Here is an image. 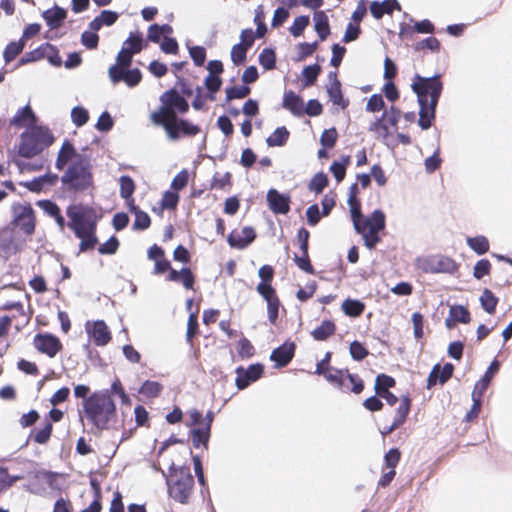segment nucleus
Masks as SVG:
<instances>
[{"label": "nucleus", "instance_id": "obj_1", "mask_svg": "<svg viewBox=\"0 0 512 512\" xmlns=\"http://www.w3.org/2000/svg\"><path fill=\"white\" fill-rule=\"evenodd\" d=\"M66 215L68 228L80 239L77 255L94 250L99 242L96 230L101 219L95 208L83 203L70 204L66 207Z\"/></svg>", "mask_w": 512, "mask_h": 512}, {"label": "nucleus", "instance_id": "obj_2", "mask_svg": "<svg viewBox=\"0 0 512 512\" xmlns=\"http://www.w3.org/2000/svg\"><path fill=\"white\" fill-rule=\"evenodd\" d=\"M82 404L86 418L97 429V432H94L97 436L101 431L108 429L109 422L117 416L116 403L109 389L94 391Z\"/></svg>", "mask_w": 512, "mask_h": 512}, {"label": "nucleus", "instance_id": "obj_3", "mask_svg": "<svg viewBox=\"0 0 512 512\" xmlns=\"http://www.w3.org/2000/svg\"><path fill=\"white\" fill-rule=\"evenodd\" d=\"M55 141L51 130L44 125L32 126L20 135L18 155L23 158H33Z\"/></svg>", "mask_w": 512, "mask_h": 512}, {"label": "nucleus", "instance_id": "obj_4", "mask_svg": "<svg viewBox=\"0 0 512 512\" xmlns=\"http://www.w3.org/2000/svg\"><path fill=\"white\" fill-rule=\"evenodd\" d=\"M178 471L179 476L176 479L166 477L167 492L170 498L181 504H187L195 484L194 477L188 466H179Z\"/></svg>", "mask_w": 512, "mask_h": 512}, {"label": "nucleus", "instance_id": "obj_5", "mask_svg": "<svg viewBox=\"0 0 512 512\" xmlns=\"http://www.w3.org/2000/svg\"><path fill=\"white\" fill-rule=\"evenodd\" d=\"M60 181L63 189L72 193H82L94 187L93 172L80 170L74 166L66 168L64 174L60 177Z\"/></svg>", "mask_w": 512, "mask_h": 512}, {"label": "nucleus", "instance_id": "obj_6", "mask_svg": "<svg viewBox=\"0 0 512 512\" xmlns=\"http://www.w3.org/2000/svg\"><path fill=\"white\" fill-rule=\"evenodd\" d=\"M418 268L424 273L430 274H454L459 269V264L446 255H429L417 259Z\"/></svg>", "mask_w": 512, "mask_h": 512}, {"label": "nucleus", "instance_id": "obj_7", "mask_svg": "<svg viewBox=\"0 0 512 512\" xmlns=\"http://www.w3.org/2000/svg\"><path fill=\"white\" fill-rule=\"evenodd\" d=\"M441 73H435L432 76H422L419 73H415L412 78L410 85L412 92L417 96L421 102L423 97L429 96L433 93H442L444 89V83L441 79Z\"/></svg>", "mask_w": 512, "mask_h": 512}, {"label": "nucleus", "instance_id": "obj_8", "mask_svg": "<svg viewBox=\"0 0 512 512\" xmlns=\"http://www.w3.org/2000/svg\"><path fill=\"white\" fill-rule=\"evenodd\" d=\"M13 219L12 224L26 235H32L35 232L36 217L35 211L30 203L12 205Z\"/></svg>", "mask_w": 512, "mask_h": 512}, {"label": "nucleus", "instance_id": "obj_9", "mask_svg": "<svg viewBox=\"0 0 512 512\" xmlns=\"http://www.w3.org/2000/svg\"><path fill=\"white\" fill-rule=\"evenodd\" d=\"M201 131L198 124H194L187 118L174 117L165 125V133L169 140L178 141L183 137L196 136Z\"/></svg>", "mask_w": 512, "mask_h": 512}, {"label": "nucleus", "instance_id": "obj_10", "mask_svg": "<svg viewBox=\"0 0 512 512\" xmlns=\"http://www.w3.org/2000/svg\"><path fill=\"white\" fill-rule=\"evenodd\" d=\"M441 95L442 93H433L428 97H423L422 102L417 99V103L419 105V118L417 123L422 130H428L433 126Z\"/></svg>", "mask_w": 512, "mask_h": 512}, {"label": "nucleus", "instance_id": "obj_11", "mask_svg": "<svg viewBox=\"0 0 512 512\" xmlns=\"http://www.w3.org/2000/svg\"><path fill=\"white\" fill-rule=\"evenodd\" d=\"M265 371L264 364L260 362L252 363L247 368L238 366L235 369L236 379L235 386L238 390H244L248 388L252 383L259 380Z\"/></svg>", "mask_w": 512, "mask_h": 512}, {"label": "nucleus", "instance_id": "obj_12", "mask_svg": "<svg viewBox=\"0 0 512 512\" xmlns=\"http://www.w3.org/2000/svg\"><path fill=\"white\" fill-rule=\"evenodd\" d=\"M33 344L38 352L50 358H54L63 349L59 337L50 332L37 333L34 336Z\"/></svg>", "mask_w": 512, "mask_h": 512}, {"label": "nucleus", "instance_id": "obj_13", "mask_svg": "<svg viewBox=\"0 0 512 512\" xmlns=\"http://www.w3.org/2000/svg\"><path fill=\"white\" fill-rule=\"evenodd\" d=\"M85 330L89 341H92L95 346H106L112 339L111 331L106 322L102 319L86 321Z\"/></svg>", "mask_w": 512, "mask_h": 512}, {"label": "nucleus", "instance_id": "obj_14", "mask_svg": "<svg viewBox=\"0 0 512 512\" xmlns=\"http://www.w3.org/2000/svg\"><path fill=\"white\" fill-rule=\"evenodd\" d=\"M296 344L287 339L281 345L274 348L269 356L270 361L274 363V368L281 369L288 366L295 357Z\"/></svg>", "mask_w": 512, "mask_h": 512}, {"label": "nucleus", "instance_id": "obj_15", "mask_svg": "<svg viewBox=\"0 0 512 512\" xmlns=\"http://www.w3.org/2000/svg\"><path fill=\"white\" fill-rule=\"evenodd\" d=\"M412 399L409 394L400 396V404L396 409V416L389 426H385L380 430L381 434L385 437L391 434L394 430L401 427L407 420L411 410Z\"/></svg>", "mask_w": 512, "mask_h": 512}, {"label": "nucleus", "instance_id": "obj_16", "mask_svg": "<svg viewBox=\"0 0 512 512\" xmlns=\"http://www.w3.org/2000/svg\"><path fill=\"white\" fill-rule=\"evenodd\" d=\"M268 208L276 215H286L290 211L291 197L288 193H281L270 188L266 195Z\"/></svg>", "mask_w": 512, "mask_h": 512}, {"label": "nucleus", "instance_id": "obj_17", "mask_svg": "<svg viewBox=\"0 0 512 512\" xmlns=\"http://www.w3.org/2000/svg\"><path fill=\"white\" fill-rule=\"evenodd\" d=\"M454 370L455 366L451 362H446L442 366L439 363L435 364L427 377L426 388L432 389L437 384L444 385L453 377Z\"/></svg>", "mask_w": 512, "mask_h": 512}, {"label": "nucleus", "instance_id": "obj_18", "mask_svg": "<svg viewBox=\"0 0 512 512\" xmlns=\"http://www.w3.org/2000/svg\"><path fill=\"white\" fill-rule=\"evenodd\" d=\"M59 176L56 173L46 172L42 175L36 176L31 180L19 182L20 186L25 187L32 193H41L44 187H53L57 184Z\"/></svg>", "mask_w": 512, "mask_h": 512}, {"label": "nucleus", "instance_id": "obj_19", "mask_svg": "<svg viewBox=\"0 0 512 512\" xmlns=\"http://www.w3.org/2000/svg\"><path fill=\"white\" fill-rule=\"evenodd\" d=\"M166 279L170 282L181 283L186 290H193L196 282V276L188 266H183L180 270L171 266Z\"/></svg>", "mask_w": 512, "mask_h": 512}, {"label": "nucleus", "instance_id": "obj_20", "mask_svg": "<svg viewBox=\"0 0 512 512\" xmlns=\"http://www.w3.org/2000/svg\"><path fill=\"white\" fill-rule=\"evenodd\" d=\"M67 15L68 11L57 4L42 12V18L51 30H57L62 27L67 19Z\"/></svg>", "mask_w": 512, "mask_h": 512}, {"label": "nucleus", "instance_id": "obj_21", "mask_svg": "<svg viewBox=\"0 0 512 512\" xmlns=\"http://www.w3.org/2000/svg\"><path fill=\"white\" fill-rule=\"evenodd\" d=\"M501 367V362L494 358L485 373L481 376V378L475 383L474 389L472 391L473 394L483 397L486 392L490 382L495 377V375L499 372Z\"/></svg>", "mask_w": 512, "mask_h": 512}, {"label": "nucleus", "instance_id": "obj_22", "mask_svg": "<svg viewBox=\"0 0 512 512\" xmlns=\"http://www.w3.org/2000/svg\"><path fill=\"white\" fill-rule=\"evenodd\" d=\"M282 107L288 110L293 116L302 117V110L304 106L303 98L293 90H286L282 98Z\"/></svg>", "mask_w": 512, "mask_h": 512}, {"label": "nucleus", "instance_id": "obj_23", "mask_svg": "<svg viewBox=\"0 0 512 512\" xmlns=\"http://www.w3.org/2000/svg\"><path fill=\"white\" fill-rule=\"evenodd\" d=\"M314 30L318 35L319 41H325L331 34L329 18L325 11L316 10L313 13Z\"/></svg>", "mask_w": 512, "mask_h": 512}, {"label": "nucleus", "instance_id": "obj_24", "mask_svg": "<svg viewBox=\"0 0 512 512\" xmlns=\"http://www.w3.org/2000/svg\"><path fill=\"white\" fill-rule=\"evenodd\" d=\"M147 47V42L143 38V33L140 30H135L129 33L128 38L123 42V51L132 54H139Z\"/></svg>", "mask_w": 512, "mask_h": 512}, {"label": "nucleus", "instance_id": "obj_25", "mask_svg": "<svg viewBox=\"0 0 512 512\" xmlns=\"http://www.w3.org/2000/svg\"><path fill=\"white\" fill-rule=\"evenodd\" d=\"M189 437L194 448L208 449L211 431L207 427H193L189 430Z\"/></svg>", "mask_w": 512, "mask_h": 512}, {"label": "nucleus", "instance_id": "obj_26", "mask_svg": "<svg viewBox=\"0 0 512 512\" xmlns=\"http://www.w3.org/2000/svg\"><path fill=\"white\" fill-rule=\"evenodd\" d=\"M366 308V304L360 299L347 297L341 304V310L350 318L360 317Z\"/></svg>", "mask_w": 512, "mask_h": 512}, {"label": "nucleus", "instance_id": "obj_27", "mask_svg": "<svg viewBox=\"0 0 512 512\" xmlns=\"http://www.w3.org/2000/svg\"><path fill=\"white\" fill-rule=\"evenodd\" d=\"M336 329V324L332 320L324 319L311 331V336L315 341H326L336 333Z\"/></svg>", "mask_w": 512, "mask_h": 512}, {"label": "nucleus", "instance_id": "obj_28", "mask_svg": "<svg viewBox=\"0 0 512 512\" xmlns=\"http://www.w3.org/2000/svg\"><path fill=\"white\" fill-rule=\"evenodd\" d=\"M326 92L329 97V101H331L334 105L339 106L342 110L349 106L350 100L344 97L342 91V83L330 84V86L326 87Z\"/></svg>", "mask_w": 512, "mask_h": 512}, {"label": "nucleus", "instance_id": "obj_29", "mask_svg": "<svg viewBox=\"0 0 512 512\" xmlns=\"http://www.w3.org/2000/svg\"><path fill=\"white\" fill-rule=\"evenodd\" d=\"M13 245V231L6 226L0 229V256L7 261L11 256V248Z\"/></svg>", "mask_w": 512, "mask_h": 512}, {"label": "nucleus", "instance_id": "obj_30", "mask_svg": "<svg viewBox=\"0 0 512 512\" xmlns=\"http://www.w3.org/2000/svg\"><path fill=\"white\" fill-rule=\"evenodd\" d=\"M322 72V67L319 63H313L310 65L304 66L301 72V86L302 88H307L311 85H313L316 81L318 76Z\"/></svg>", "mask_w": 512, "mask_h": 512}, {"label": "nucleus", "instance_id": "obj_31", "mask_svg": "<svg viewBox=\"0 0 512 512\" xmlns=\"http://www.w3.org/2000/svg\"><path fill=\"white\" fill-rule=\"evenodd\" d=\"M289 137L290 131L287 127L279 126L266 138V144L268 147H283L288 142Z\"/></svg>", "mask_w": 512, "mask_h": 512}, {"label": "nucleus", "instance_id": "obj_32", "mask_svg": "<svg viewBox=\"0 0 512 512\" xmlns=\"http://www.w3.org/2000/svg\"><path fill=\"white\" fill-rule=\"evenodd\" d=\"M35 119L36 115L33 109L31 108L30 104H26L17 110L15 115L11 118L10 124L15 127L22 128L29 120Z\"/></svg>", "mask_w": 512, "mask_h": 512}, {"label": "nucleus", "instance_id": "obj_33", "mask_svg": "<svg viewBox=\"0 0 512 512\" xmlns=\"http://www.w3.org/2000/svg\"><path fill=\"white\" fill-rule=\"evenodd\" d=\"M481 308L489 315H494L496 312L499 298L488 288H484L479 297Z\"/></svg>", "mask_w": 512, "mask_h": 512}, {"label": "nucleus", "instance_id": "obj_34", "mask_svg": "<svg viewBox=\"0 0 512 512\" xmlns=\"http://www.w3.org/2000/svg\"><path fill=\"white\" fill-rule=\"evenodd\" d=\"M251 92V88L249 85L243 83L242 85H233L228 86L225 88V100L224 103H222V106L224 107L226 103L230 102L234 99H243L246 96H248Z\"/></svg>", "mask_w": 512, "mask_h": 512}, {"label": "nucleus", "instance_id": "obj_35", "mask_svg": "<svg viewBox=\"0 0 512 512\" xmlns=\"http://www.w3.org/2000/svg\"><path fill=\"white\" fill-rule=\"evenodd\" d=\"M347 368L345 369H339V368H333L332 371H325L323 376L327 382H329L332 385H335L339 390L346 391L345 390V375H346Z\"/></svg>", "mask_w": 512, "mask_h": 512}, {"label": "nucleus", "instance_id": "obj_36", "mask_svg": "<svg viewBox=\"0 0 512 512\" xmlns=\"http://www.w3.org/2000/svg\"><path fill=\"white\" fill-rule=\"evenodd\" d=\"M258 61L265 71L275 69L277 64L275 48L265 47L259 54Z\"/></svg>", "mask_w": 512, "mask_h": 512}, {"label": "nucleus", "instance_id": "obj_37", "mask_svg": "<svg viewBox=\"0 0 512 512\" xmlns=\"http://www.w3.org/2000/svg\"><path fill=\"white\" fill-rule=\"evenodd\" d=\"M466 244L477 255H484L489 251V240L484 235L467 237Z\"/></svg>", "mask_w": 512, "mask_h": 512}, {"label": "nucleus", "instance_id": "obj_38", "mask_svg": "<svg viewBox=\"0 0 512 512\" xmlns=\"http://www.w3.org/2000/svg\"><path fill=\"white\" fill-rule=\"evenodd\" d=\"M223 84L222 78L217 75V77H213L211 75H206L203 81V85L206 88V97L210 101L216 100V94L221 89Z\"/></svg>", "mask_w": 512, "mask_h": 512}, {"label": "nucleus", "instance_id": "obj_39", "mask_svg": "<svg viewBox=\"0 0 512 512\" xmlns=\"http://www.w3.org/2000/svg\"><path fill=\"white\" fill-rule=\"evenodd\" d=\"M42 47L44 51V58L47 59L51 66L61 67L63 65L62 57L56 45H53L50 42H45L42 43Z\"/></svg>", "mask_w": 512, "mask_h": 512}, {"label": "nucleus", "instance_id": "obj_40", "mask_svg": "<svg viewBox=\"0 0 512 512\" xmlns=\"http://www.w3.org/2000/svg\"><path fill=\"white\" fill-rule=\"evenodd\" d=\"M63 474L55 471L40 469L33 472V478L36 480L44 479L51 489L60 490V486L57 483V479Z\"/></svg>", "mask_w": 512, "mask_h": 512}, {"label": "nucleus", "instance_id": "obj_41", "mask_svg": "<svg viewBox=\"0 0 512 512\" xmlns=\"http://www.w3.org/2000/svg\"><path fill=\"white\" fill-rule=\"evenodd\" d=\"M449 315L458 324H468L471 322V313L469 309L461 304H454L450 306Z\"/></svg>", "mask_w": 512, "mask_h": 512}, {"label": "nucleus", "instance_id": "obj_42", "mask_svg": "<svg viewBox=\"0 0 512 512\" xmlns=\"http://www.w3.org/2000/svg\"><path fill=\"white\" fill-rule=\"evenodd\" d=\"M163 391V385L154 380H145L140 388L138 389V393L144 395L148 398H156Z\"/></svg>", "mask_w": 512, "mask_h": 512}, {"label": "nucleus", "instance_id": "obj_43", "mask_svg": "<svg viewBox=\"0 0 512 512\" xmlns=\"http://www.w3.org/2000/svg\"><path fill=\"white\" fill-rule=\"evenodd\" d=\"M396 386V380L394 377L380 373L375 378L374 390L376 394H380L386 391H390L391 388Z\"/></svg>", "mask_w": 512, "mask_h": 512}, {"label": "nucleus", "instance_id": "obj_44", "mask_svg": "<svg viewBox=\"0 0 512 512\" xmlns=\"http://www.w3.org/2000/svg\"><path fill=\"white\" fill-rule=\"evenodd\" d=\"M329 178L323 171L317 172L309 181L308 189L316 194H321L328 186Z\"/></svg>", "mask_w": 512, "mask_h": 512}, {"label": "nucleus", "instance_id": "obj_45", "mask_svg": "<svg viewBox=\"0 0 512 512\" xmlns=\"http://www.w3.org/2000/svg\"><path fill=\"white\" fill-rule=\"evenodd\" d=\"M119 194L122 199H129L131 196H133L136 184L133 178L129 175H121L119 177Z\"/></svg>", "mask_w": 512, "mask_h": 512}, {"label": "nucleus", "instance_id": "obj_46", "mask_svg": "<svg viewBox=\"0 0 512 512\" xmlns=\"http://www.w3.org/2000/svg\"><path fill=\"white\" fill-rule=\"evenodd\" d=\"M71 155H74L73 161L68 166H74L77 169L92 171V166L89 156L79 153L74 145H70Z\"/></svg>", "mask_w": 512, "mask_h": 512}, {"label": "nucleus", "instance_id": "obj_47", "mask_svg": "<svg viewBox=\"0 0 512 512\" xmlns=\"http://www.w3.org/2000/svg\"><path fill=\"white\" fill-rule=\"evenodd\" d=\"M369 229L384 231L386 229V215L380 208L375 209L369 216Z\"/></svg>", "mask_w": 512, "mask_h": 512}, {"label": "nucleus", "instance_id": "obj_48", "mask_svg": "<svg viewBox=\"0 0 512 512\" xmlns=\"http://www.w3.org/2000/svg\"><path fill=\"white\" fill-rule=\"evenodd\" d=\"M71 121L76 127H83L89 121V111L82 105L74 106L71 110Z\"/></svg>", "mask_w": 512, "mask_h": 512}, {"label": "nucleus", "instance_id": "obj_49", "mask_svg": "<svg viewBox=\"0 0 512 512\" xmlns=\"http://www.w3.org/2000/svg\"><path fill=\"white\" fill-rule=\"evenodd\" d=\"M293 261L301 271L311 275H314L316 273L311 263L309 252H301V255L294 253Z\"/></svg>", "mask_w": 512, "mask_h": 512}, {"label": "nucleus", "instance_id": "obj_50", "mask_svg": "<svg viewBox=\"0 0 512 512\" xmlns=\"http://www.w3.org/2000/svg\"><path fill=\"white\" fill-rule=\"evenodd\" d=\"M114 125V118L107 110H104L98 117V120L95 123L94 127L97 131L101 133H108L113 129Z\"/></svg>", "mask_w": 512, "mask_h": 512}, {"label": "nucleus", "instance_id": "obj_51", "mask_svg": "<svg viewBox=\"0 0 512 512\" xmlns=\"http://www.w3.org/2000/svg\"><path fill=\"white\" fill-rule=\"evenodd\" d=\"M414 51L418 52L423 49L430 50L432 53H438L441 49L440 41L434 36H428L413 46Z\"/></svg>", "mask_w": 512, "mask_h": 512}, {"label": "nucleus", "instance_id": "obj_52", "mask_svg": "<svg viewBox=\"0 0 512 512\" xmlns=\"http://www.w3.org/2000/svg\"><path fill=\"white\" fill-rule=\"evenodd\" d=\"M338 137V131L334 126L324 129L319 139L320 145L324 148L333 149L337 143Z\"/></svg>", "mask_w": 512, "mask_h": 512}, {"label": "nucleus", "instance_id": "obj_53", "mask_svg": "<svg viewBox=\"0 0 512 512\" xmlns=\"http://www.w3.org/2000/svg\"><path fill=\"white\" fill-rule=\"evenodd\" d=\"M120 247V241L116 235H111L104 243L97 248L100 255H114Z\"/></svg>", "mask_w": 512, "mask_h": 512}, {"label": "nucleus", "instance_id": "obj_54", "mask_svg": "<svg viewBox=\"0 0 512 512\" xmlns=\"http://www.w3.org/2000/svg\"><path fill=\"white\" fill-rule=\"evenodd\" d=\"M310 24L309 15H299L295 17L292 25L289 27V32L293 37H299L304 33V30Z\"/></svg>", "mask_w": 512, "mask_h": 512}, {"label": "nucleus", "instance_id": "obj_55", "mask_svg": "<svg viewBox=\"0 0 512 512\" xmlns=\"http://www.w3.org/2000/svg\"><path fill=\"white\" fill-rule=\"evenodd\" d=\"M180 195L172 189L166 190L161 199V208L167 210H175L179 204Z\"/></svg>", "mask_w": 512, "mask_h": 512}, {"label": "nucleus", "instance_id": "obj_56", "mask_svg": "<svg viewBox=\"0 0 512 512\" xmlns=\"http://www.w3.org/2000/svg\"><path fill=\"white\" fill-rule=\"evenodd\" d=\"M187 48L194 65L197 67L203 66L207 56L206 48L201 45H188Z\"/></svg>", "mask_w": 512, "mask_h": 512}, {"label": "nucleus", "instance_id": "obj_57", "mask_svg": "<svg viewBox=\"0 0 512 512\" xmlns=\"http://www.w3.org/2000/svg\"><path fill=\"white\" fill-rule=\"evenodd\" d=\"M349 353L354 361L360 362L369 355V350L364 343L354 340L350 343Z\"/></svg>", "mask_w": 512, "mask_h": 512}, {"label": "nucleus", "instance_id": "obj_58", "mask_svg": "<svg viewBox=\"0 0 512 512\" xmlns=\"http://www.w3.org/2000/svg\"><path fill=\"white\" fill-rule=\"evenodd\" d=\"M247 49L241 43L234 44L231 48L230 57L235 66H242L247 61Z\"/></svg>", "mask_w": 512, "mask_h": 512}, {"label": "nucleus", "instance_id": "obj_59", "mask_svg": "<svg viewBox=\"0 0 512 512\" xmlns=\"http://www.w3.org/2000/svg\"><path fill=\"white\" fill-rule=\"evenodd\" d=\"M346 379L350 382L351 387L350 388L345 387V390H346L345 392L350 391L356 395L363 392V390L365 388V383L358 374L350 373L349 370L347 369L346 375H345V380Z\"/></svg>", "mask_w": 512, "mask_h": 512}, {"label": "nucleus", "instance_id": "obj_60", "mask_svg": "<svg viewBox=\"0 0 512 512\" xmlns=\"http://www.w3.org/2000/svg\"><path fill=\"white\" fill-rule=\"evenodd\" d=\"M324 108L322 103L316 99H309L303 106L302 116L307 115L309 117H318L323 114Z\"/></svg>", "mask_w": 512, "mask_h": 512}, {"label": "nucleus", "instance_id": "obj_61", "mask_svg": "<svg viewBox=\"0 0 512 512\" xmlns=\"http://www.w3.org/2000/svg\"><path fill=\"white\" fill-rule=\"evenodd\" d=\"M386 109V103L380 93L372 94L365 106V110L370 113L379 112Z\"/></svg>", "mask_w": 512, "mask_h": 512}, {"label": "nucleus", "instance_id": "obj_62", "mask_svg": "<svg viewBox=\"0 0 512 512\" xmlns=\"http://www.w3.org/2000/svg\"><path fill=\"white\" fill-rule=\"evenodd\" d=\"M491 269V262L486 258H482L478 260L473 267V277L477 280H481L483 277L490 274Z\"/></svg>", "mask_w": 512, "mask_h": 512}, {"label": "nucleus", "instance_id": "obj_63", "mask_svg": "<svg viewBox=\"0 0 512 512\" xmlns=\"http://www.w3.org/2000/svg\"><path fill=\"white\" fill-rule=\"evenodd\" d=\"M100 37L94 31L85 30L80 37V43L88 50L97 49Z\"/></svg>", "mask_w": 512, "mask_h": 512}, {"label": "nucleus", "instance_id": "obj_64", "mask_svg": "<svg viewBox=\"0 0 512 512\" xmlns=\"http://www.w3.org/2000/svg\"><path fill=\"white\" fill-rule=\"evenodd\" d=\"M189 182V172L186 168L180 170L175 177L172 179L170 189L180 192L184 189Z\"/></svg>", "mask_w": 512, "mask_h": 512}]
</instances>
